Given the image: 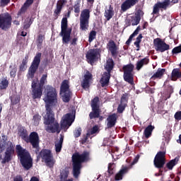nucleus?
I'll use <instances>...</instances> for the list:
<instances>
[{
    "label": "nucleus",
    "mask_w": 181,
    "mask_h": 181,
    "mask_svg": "<svg viewBox=\"0 0 181 181\" xmlns=\"http://www.w3.org/2000/svg\"><path fill=\"white\" fill-rule=\"evenodd\" d=\"M40 121H42V116L39 113H36L33 116L32 122L35 127H39Z\"/></svg>",
    "instance_id": "nucleus-37"
},
{
    "label": "nucleus",
    "mask_w": 181,
    "mask_h": 181,
    "mask_svg": "<svg viewBox=\"0 0 181 181\" xmlns=\"http://www.w3.org/2000/svg\"><path fill=\"white\" fill-rule=\"evenodd\" d=\"M70 172L69 171V168H65L60 171V174L59 175V181H66L68 180L69 174Z\"/></svg>",
    "instance_id": "nucleus-33"
},
{
    "label": "nucleus",
    "mask_w": 181,
    "mask_h": 181,
    "mask_svg": "<svg viewBox=\"0 0 181 181\" xmlns=\"http://www.w3.org/2000/svg\"><path fill=\"white\" fill-rule=\"evenodd\" d=\"M100 98L98 96L95 97L90 103V107L92 108V111L89 113L90 119H95V118H99V121H103L104 117L100 116L101 109L100 108Z\"/></svg>",
    "instance_id": "nucleus-7"
},
{
    "label": "nucleus",
    "mask_w": 181,
    "mask_h": 181,
    "mask_svg": "<svg viewBox=\"0 0 181 181\" xmlns=\"http://www.w3.org/2000/svg\"><path fill=\"white\" fill-rule=\"evenodd\" d=\"M101 50L98 48L91 49L88 51L86 54V59L88 60V63L90 64H94L95 62L98 61V59L101 57L100 55Z\"/></svg>",
    "instance_id": "nucleus-15"
},
{
    "label": "nucleus",
    "mask_w": 181,
    "mask_h": 181,
    "mask_svg": "<svg viewBox=\"0 0 181 181\" xmlns=\"http://www.w3.org/2000/svg\"><path fill=\"white\" fill-rule=\"evenodd\" d=\"M179 160H180V157L179 156H177L174 159L170 160L168 163H166L167 169H168L169 170H172V169H173V168H175V166H176V165L179 163Z\"/></svg>",
    "instance_id": "nucleus-32"
},
{
    "label": "nucleus",
    "mask_w": 181,
    "mask_h": 181,
    "mask_svg": "<svg viewBox=\"0 0 181 181\" xmlns=\"http://www.w3.org/2000/svg\"><path fill=\"white\" fill-rule=\"evenodd\" d=\"M30 181H39L37 177H32Z\"/></svg>",
    "instance_id": "nucleus-64"
},
{
    "label": "nucleus",
    "mask_w": 181,
    "mask_h": 181,
    "mask_svg": "<svg viewBox=\"0 0 181 181\" xmlns=\"http://www.w3.org/2000/svg\"><path fill=\"white\" fill-rule=\"evenodd\" d=\"M89 160L90 151H84L81 154L78 152H76L72 155L73 175L75 179H77L81 173V163L88 162Z\"/></svg>",
    "instance_id": "nucleus-3"
},
{
    "label": "nucleus",
    "mask_w": 181,
    "mask_h": 181,
    "mask_svg": "<svg viewBox=\"0 0 181 181\" xmlns=\"http://www.w3.org/2000/svg\"><path fill=\"white\" fill-rule=\"evenodd\" d=\"M45 84H47V74H43L42 76L38 82V84L37 83V86L38 87H41V88H43L45 87Z\"/></svg>",
    "instance_id": "nucleus-40"
},
{
    "label": "nucleus",
    "mask_w": 181,
    "mask_h": 181,
    "mask_svg": "<svg viewBox=\"0 0 181 181\" xmlns=\"http://www.w3.org/2000/svg\"><path fill=\"white\" fill-rule=\"evenodd\" d=\"M9 86V81H8V78L2 77L0 81V90H6Z\"/></svg>",
    "instance_id": "nucleus-36"
},
{
    "label": "nucleus",
    "mask_w": 181,
    "mask_h": 181,
    "mask_svg": "<svg viewBox=\"0 0 181 181\" xmlns=\"http://www.w3.org/2000/svg\"><path fill=\"white\" fill-rule=\"evenodd\" d=\"M81 131H82L81 127H78L76 129L74 132V138L80 137L81 135Z\"/></svg>",
    "instance_id": "nucleus-51"
},
{
    "label": "nucleus",
    "mask_w": 181,
    "mask_h": 181,
    "mask_svg": "<svg viewBox=\"0 0 181 181\" xmlns=\"http://www.w3.org/2000/svg\"><path fill=\"white\" fill-rule=\"evenodd\" d=\"M107 49L110 50L112 57H117L118 56V47H117V45L114 40H110L107 45Z\"/></svg>",
    "instance_id": "nucleus-22"
},
{
    "label": "nucleus",
    "mask_w": 181,
    "mask_h": 181,
    "mask_svg": "<svg viewBox=\"0 0 181 181\" xmlns=\"http://www.w3.org/2000/svg\"><path fill=\"white\" fill-rule=\"evenodd\" d=\"M9 69H11L10 77H11V78H15L16 77V73L18 71V67L16 66V64H14L13 66L10 65Z\"/></svg>",
    "instance_id": "nucleus-43"
},
{
    "label": "nucleus",
    "mask_w": 181,
    "mask_h": 181,
    "mask_svg": "<svg viewBox=\"0 0 181 181\" xmlns=\"http://www.w3.org/2000/svg\"><path fill=\"white\" fill-rule=\"evenodd\" d=\"M166 72L165 69L159 68L157 71L151 77L150 80H156V78H162L163 74Z\"/></svg>",
    "instance_id": "nucleus-31"
},
{
    "label": "nucleus",
    "mask_w": 181,
    "mask_h": 181,
    "mask_svg": "<svg viewBox=\"0 0 181 181\" xmlns=\"http://www.w3.org/2000/svg\"><path fill=\"white\" fill-rule=\"evenodd\" d=\"M97 37V32L95 30H91L89 33L88 36V42L89 43H91L94 39Z\"/></svg>",
    "instance_id": "nucleus-45"
},
{
    "label": "nucleus",
    "mask_w": 181,
    "mask_h": 181,
    "mask_svg": "<svg viewBox=\"0 0 181 181\" xmlns=\"http://www.w3.org/2000/svg\"><path fill=\"white\" fill-rule=\"evenodd\" d=\"M110 78H111V74L104 72L100 80V83L101 84V87H108L110 84Z\"/></svg>",
    "instance_id": "nucleus-24"
},
{
    "label": "nucleus",
    "mask_w": 181,
    "mask_h": 181,
    "mask_svg": "<svg viewBox=\"0 0 181 181\" xmlns=\"http://www.w3.org/2000/svg\"><path fill=\"white\" fill-rule=\"evenodd\" d=\"M172 53L173 54H179V53H181V45L174 47L172 50Z\"/></svg>",
    "instance_id": "nucleus-52"
},
{
    "label": "nucleus",
    "mask_w": 181,
    "mask_h": 181,
    "mask_svg": "<svg viewBox=\"0 0 181 181\" xmlns=\"http://www.w3.org/2000/svg\"><path fill=\"white\" fill-rule=\"evenodd\" d=\"M88 139V136L84 135L83 138L81 139L80 142L82 145H84L86 142H87V140Z\"/></svg>",
    "instance_id": "nucleus-56"
},
{
    "label": "nucleus",
    "mask_w": 181,
    "mask_h": 181,
    "mask_svg": "<svg viewBox=\"0 0 181 181\" xmlns=\"http://www.w3.org/2000/svg\"><path fill=\"white\" fill-rule=\"evenodd\" d=\"M4 141L0 142V160L1 164L9 163L15 155V145L12 141L6 142V136H2Z\"/></svg>",
    "instance_id": "nucleus-2"
},
{
    "label": "nucleus",
    "mask_w": 181,
    "mask_h": 181,
    "mask_svg": "<svg viewBox=\"0 0 181 181\" xmlns=\"http://www.w3.org/2000/svg\"><path fill=\"white\" fill-rule=\"evenodd\" d=\"M12 27V16L9 13L0 14V29L6 32Z\"/></svg>",
    "instance_id": "nucleus-13"
},
{
    "label": "nucleus",
    "mask_w": 181,
    "mask_h": 181,
    "mask_svg": "<svg viewBox=\"0 0 181 181\" xmlns=\"http://www.w3.org/2000/svg\"><path fill=\"white\" fill-rule=\"evenodd\" d=\"M70 82L69 80H64L60 87V94H62V101L64 103H70L73 92L70 90Z\"/></svg>",
    "instance_id": "nucleus-8"
},
{
    "label": "nucleus",
    "mask_w": 181,
    "mask_h": 181,
    "mask_svg": "<svg viewBox=\"0 0 181 181\" xmlns=\"http://www.w3.org/2000/svg\"><path fill=\"white\" fill-rule=\"evenodd\" d=\"M127 104L120 103V104L117 107V112L119 114H122L124 111H125V108H127Z\"/></svg>",
    "instance_id": "nucleus-44"
},
{
    "label": "nucleus",
    "mask_w": 181,
    "mask_h": 181,
    "mask_svg": "<svg viewBox=\"0 0 181 181\" xmlns=\"http://www.w3.org/2000/svg\"><path fill=\"white\" fill-rule=\"evenodd\" d=\"M16 149L17 156L20 159L23 168L25 170H29L33 166V160L30 156V153L28 150L23 148L21 145H17Z\"/></svg>",
    "instance_id": "nucleus-5"
},
{
    "label": "nucleus",
    "mask_w": 181,
    "mask_h": 181,
    "mask_svg": "<svg viewBox=\"0 0 181 181\" xmlns=\"http://www.w3.org/2000/svg\"><path fill=\"white\" fill-rule=\"evenodd\" d=\"M115 66V63L114 62V59H112V58L107 59L105 66V70L107 71L106 73L111 74V71L114 69Z\"/></svg>",
    "instance_id": "nucleus-28"
},
{
    "label": "nucleus",
    "mask_w": 181,
    "mask_h": 181,
    "mask_svg": "<svg viewBox=\"0 0 181 181\" xmlns=\"http://www.w3.org/2000/svg\"><path fill=\"white\" fill-rule=\"evenodd\" d=\"M169 5H170V0H164V1L163 2L158 1L153 6V12L151 14L159 15V11H160V9L166 11Z\"/></svg>",
    "instance_id": "nucleus-20"
},
{
    "label": "nucleus",
    "mask_w": 181,
    "mask_h": 181,
    "mask_svg": "<svg viewBox=\"0 0 181 181\" xmlns=\"http://www.w3.org/2000/svg\"><path fill=\"white\" fill-rule=\"evenodd\" d=\"M138 4L137 0H126L121 6L123 12H127L132 6H135Z\"/></svg>",
    "instance_id": "nucleus-23"
},
{
    "label": "nucleus",
    "mask_w": 181,
    "mask_h": 181,
    "mask_svg": "<svg viewBox=\"0 0 181 181\" xmlns=\"http://www.w3.org/2000/svg\"><path fill=\"white\" fill-rule=\"evenodd\" d=\"M26 69H28V62L22 61V63L19 66L20 73H22V71H25Z\"/></svg>",
    "instance_id": "nucleus-47"
},
{
    "label": "nucleus",
    "mask_w": 181,
    "mask_h": 181,
    "mask_svg": "<svg viewBox=\"0 0 181 181\" xmlns=\"http://www.w3.org/2000/svg\"><path fill=\"white\" fill-rule=\"evenodd\" d=\"M14 181H23V177L22 175H16L13 177Z\"/></svg>",
    "instance_id": "nucleus-59"
},
{
    "label": "nucleus",
    "mask_w": 181,
    "mask_h": 181,
    "mask_svg": "<svg viewBox=\"0 0 181 181\" xmlns=\"http://www.w3.org/2000/svg\"><path fill=\"white\" fill-rule=\"evenodd\" d=\"M138 160H139V155H137V156L134 158V160H133L132 163V165H135V163H138Z\"/></svg>",
    "instance_id": "nucleus-61"
},
{
    "label": "nucleus",
    "mask_w": 181,
    "mask_h": 181,
    "mask_svg": "<svg viewBox=\"0 0 181 181\" xmlns=\"http://www.w3.org/2000/svg\"><path fill=\"white\" fill-rule=\"evenodd\" d=\"M31 95L33 99L40 100L42 98V95H43V88L37 86V82L33 80L31 83Z\"/></svg>",
    "instance_id": "nucleus-17"
},
{
    "label": "nucleus",
    "mask_w": 181,
    "mask_h": 181,
    "mask_svg": "<svg viewBox=\"0 0 181 181\" xmlns=\"http://www.w3.org/2000/svg\"><path fill=\"white\" fill-rule=\"evenodd\" d=\"M107 129H111V128H114V127H115V124H117V115H110L107 118Z\"/></svg>",
    "instance_id": "nucleus-26"
},
{
    "label": "nucleus",
    "mask_w": 181,
    "mask_h": 181,
    "mask_svg": "<svg viewBox=\"0 0 181 181\" xmlns=\"http://www.w3.org/2000/svg\"><path fill=\"white\" fill-rule=\"evenodd\" d=\"M9 2H11V0H1V6H6Z\"/></svg>",
    "instance_id": "nucleus-57"
},
{
    "label": "nucleus",
    "mask_w": 181,
    "mask_h": 181,
    "mask_svg": "<svg viewBox=\"0 0 181 181\" xmlns=\"http://www.w3.org/2000/svg\"><path fill=\"white\" fill-rule=\"evenodd\" d=\"M114 163H110L108 164L107 172L109 173V176H111V175H114Z\"/></svg>",
    "instance_id": "nucleus-49"
},
{
    "label": "nucleus",
    "mask_w": 181,
    "mask_h": 181,
    "mask_svg": "<svg viewBox=\"0 0 181 181\" xmlns=\"http://www.w3.org/2000/svg\"><path fill=\"white\" fill-rule=\"evenodd\" d=\"M172 81H176L177 78H180L181 73L179 69H174L171 74Z\"/></svg>",
    "instance_id": "nucleus-39"
},
{
    "label": "nucleus",
    "mask_w": 181,
    "mask_h": 181,
    "mask_svg": "<svg viewBox=\"0 0 181 181\" xmlns=\"http://www.w3.org/2000/svg\"><path fill=\"white\" fill-rule=\"evenodd\" d=\"M134 69L135 66L132 64H129L122 66L123 70V78L124 81L129 83V84H134Z\"/></svg>",
    "instance_id": "nucleus-12"
},
{
    "label": "nucleus",
    "mask_w": 181,
    "mask_h": 181,
    "mask_svg": "<svg viewBox=\"0 0 181 181\" xmlns=\"http://www.w3.org/2000/svg\"><path fill=\"white\" fill-rule=\"evenodd\" d=\"M73 8L75 13H80L81 8V0L75 1Z\"/></svg>",
    "instance_id": "nucleus-42"
},
{
    "label": "nucleus",
    "mask_w": 181,
    "mask_h": 181,
    "mask_svg": "<svg viewBox=\"0 0 181 181\" xmlns=\"http://www.w3.org/2000/svg\"><path fill=\"white\" fill-rule=\"evenodd\" d=\"M128 173V168H122L115 176V180H122L124 175Z\"/></svg>",
    "instance_id": "nucleus-29"
},
{
    "label": "nucleus",
    "mask_w": 181,
    "mask_h": 181,
    "mask_svg": "<svg viewBox=\"0 0 181 181\" xmlns=\"http://www.w3.org/2000/svg\"><path fill=\"white\" fill-rule=\"evenodd\" d=\"M42 59V52H37L31 63L28 69V78H33L35 77V74L37 71L39 69V66L40 65V60Z\"/></svg>",
    "instance_id": "nucleus-11"
},
{
    "label": "nucleus",
    "mask_w": 181,
    "mask_h": 181,
    "mask_svg": "<svg viewBox=\"0 0 181 181\" xmlns=\"http://www.w3.org/2000/svg\"><path fill=\"white\" fill-rule=\"evenodd\" d=\"M93 81V74L90 71L86 70L83 75V79L81 83V86L83 90L90 88V83Z\"/></svg>",
    "instance_id": "nucleus-21"
},
{
    "label": "nucleus",
    "mask_w": 181,
    "mask_h": 181,
    "mask_svg": "<svg viewBox=\"0 0 181 181\" xmlns=\"http://www.w3.org/2000/svg\"><path fill=\"white\" fill-rule=\"evenodd\" d=\"M149 64V57H146L144 59H141L140 61H138L136 65V70L139 71L144 67V66H146Z\"/></svg>",
    "instance_id": "nucleus-30"
},
{
    "label": "nucleus",
    "mask_w": 181,
    "mask_h": 181,
    "mask_svg": "<svg viewBox=\"0 0 181 181\" xmlns=\"http://www.w3.org/2000/svg\"><path fill=\"white\" fill-rule=\"evenodd\" d=\"M43 40H45V35H43L42 34H40L37 37V47H40V46H42V45H43Z\"/></svg>",
    "instance_id": "nucleus-46"
},
{
    "label": "nucleus",
    "mask_w": 181,
    "mask_h": 181,
    "mask_svg": "<svg viewBox=\"0 0 181 181\" xmlns=\"http://www.w3.org/2000/svg\"><path fill=\"white\" fill-rule=\"evenodd\" d=\"M39 156L42 158V161L45 162V163L48 166V168H53L54 166V163H56V160H54V157H53V153L52 151L49 149H42L40 152Z\"/></svg>",
    "instance_id": "nucleus-10"
},
{
    "label": "nucleus",
    "mask_w": 181,
    "mask_h": 181,
    "mask_svg": "<svg viewBox=\"0 0 181 181\" xmlns=\"http://www.w3.org/2000/svg\"><path fill=\"white\" fill-rule=\"evenodd\" d=\"M59 36L62 37L63 45H69V42L71 40V28H69V21L66 17L62 19Z\"/></svg>",
    "instance_id": "nucleus-6"
},
{
    "label": "nucleus",
    "mask_w": 181,
    "mask_h": 181,
    "mask_svg": "<svg viewBox=\"0 0 181 181\" xmlns=\"http://www.w3.org/2000/svg\"><path fill=\"white\" fill-rule=\"evenodd\" d=\"M145 15V13L141 9H138L135 13L134 16H129L130 19H129V22L127 23V26H136V25H139V22H141V18Z\"/></svg>",
    "instance_id": "nucleus-19"
},
{
    "label": "nucleus",
    "mask_w": 181,
    "mask_h": 181,
    "mask_svg": "<svg viewBox=\"0 0 181 181\" xmlns=\"http://www.w3.org/2000/svg\"><path fill=\"white\" fill-rule=\"evenodd\" d=\"M76 119V110H72L71 112L66 113L64 116V119L61 122L62 128H67V127H71V124L74 122Z\"/></svg>",
    "instance_id": "nucleus-16"
},
{
    "label": "nucleus",
    "mask_w": 181,
    "mask_h": 181,
    "mask_svg": "<svg viewBox=\"0 0 181 181\" xmlns=\"http://www.w3.org/2000/svg\"><path fill=\"white\" fill-rule=\"evenodd\" d=\"M64 141V136L60 134L59 141L57 143H55V151L57 153L62 152V148H63V141Z\"/></svg>",
    "instance_id": "nucleus-34"
},
{
    "label": "nucleus",
    "mask_w": 181,
    "mask_h": 181,
    "mask_svg": "<svg viewBox=\"0 0 181 181\" xmlns=\"http://www.w3.org/2000/svg\"><path fill=\"white\" fill-rule=\"evenodd\" d=\"M142 37H144V36H142V34H139L134 42L141 43V42H142Z\"/></svg>",
    "instance_id": "nucleus-58"
},
{
    "label": "nucleus",
    "mask_w": 181,
    "mask_h": 181,
    "mask_svg": "<svg viewBox=\"0 0 181 181\" xmlns=\"http://www.w3.org/2000/svg\"><path fill=\"white\" fill-rule=\"evenodd\" d=\"M98 129L99 128L98 125L93 126V128L90 129V134L94 135V134H97V132H98L99 131Z\"/></svg>",
    "instance_id": "nucleus-53"
},
{
    "label": "nucleus",
    "mask_w": 181,
    "mask_h": 181,
    "mask_svg": "<svg viewBox=\"0 0 181 181\" xmlns=\"http://www.w3.org/2000/svg\"><path fill=\"white\" fill-rule=\"evenodd\" d=\"M120 103L123 104L128 103V93H124L120 99Z\"/></svg>",
    "instance_id": "nucleus-50"
},
{
    "label": "nucleus",
    "mask_w": 181,
    "mask_h": 181,
    "mask_svg": "<svg viewBox=\"0 0 181 181\" xmlns=\"http://www.w3.org/2000/svg\"><path fill=\"white\" fill-rule=\"evenodd\" d=\"M134 45L137 48L136 51L139 52V50L141 49V42H134Z\"/></svg>",
    "instance_id": "nucleus-62"
},
{
    "label": "nucleus",
    "mask_w": 181,
    "mask_h": 181,
    "mask_svg": "<svg viewBox=\"0 0 181 181\" xmlns=\"http://www.w3.org/2000/svg\"><path fill=\"white\" fill-rule=\"evenodd\" d=\"M114 15H115V12L114 11V7H112V6L109 5L108 7L105 8L104 16L106 21H111L114 17Z\"/></svg>",
    "instance_id": "nucleus-25"
},
{
    "label": "nucleus",
    "mask_w": 181,
    "mask_h": 181,
    "mask_svg": "<svg viewBox=\"0 0 181 181\" xmlns=\"http://www.w3.org/2000/svg\"><path fill=\"white\" fill-rule=\"evenodd\" d=\"M153 129H155V126L148 125L144 132V135L145 138L148 139V138H151L152 136V132H153Z\"/></svg>",
    "instance_id": "nucleus-35"
},
{
    "label": "nucleus",
    "mask_w": 181,
    "mask_h": 181,
    "mask_svg": "<svg viewBox=\"0 0 181 181\" xmlns=\"http://www.w3.org/2000/svg\"><path fill=\"white\" fill-rule=\"evenodd\" d=\"M44 101L45 103L46 115L44 117V124L45 131L49 134H60L62 128L59 122L54 118V113L50 104H54L57 102V90L50 85H47L45 89Z\"/></svg>",
    "instance_id": "nucleus-1"
},
{
    "label": "nucleus",
    "mask_w": 181,
    "mask_h": 181,
    "mask_svg": "<svg viewBox=\"0 0 181 181\" xmlns=\"http://www.w3.org/2000/svg\"><path fill=\"white\" fill-rule=\"evenodd\" d=\"M18 134L23 141H25L27 144H30L33 146V149H39V144L40 141L39 139V134L36 132H33L28 135V130L25 129V127H21L18 129Z\"/></svg>",
    "instance_id": "nucleus-4"
},
{
    "label": "nucleus",
    "mask_w": 181,
    "mask_h": 181,
    "mask_svg": "<svg viewBox=\"0 0 181 181\" xmlns=\"http://www.w3.org/2000/svg\"><path fill=\"white\" fill-rule=\"evenodd\" d=\"M174 118L175 119H177V121H180L181 120V111L177 112L174 115Z\"/></svg>",
    "instance_id": "nucleus-54"
},
{
    "label": "nucleus",
    "mask_w": 181,
    "mask_h": 181,
    "mask_svg": "<svg viewBox=\"0 0 181 181\" xmlns=\"http://www.w3.org/2000/svg\"><path fill=\"white\" fill-rule=\"evenodd\" d=\"M11 105H16L21 103V97L18 94H13L10 97Z\"/></svg>",
    "instance_id": "nucleus-41"
},
{
    "label": "nucleus",
    "mask_w": 181,
    "mask_h": 181,
    "mask_svg": "<svg viewBox=\"0 0 181 181\" xmlns=\"http://www.w3.org/2000/svg\"><path fill=\"white\" fill-rule=\"evenodd\" d=\"M24 29H29L30 28V23H25L23 25Z\"/></svg>",
    "instance_id": "nucleus-63"
},
{
    "label": "nucleus",
    "mask_w": 181,
    "mask_h": 181,
    "mask_svg": "<svg viewBox=\"0 0 181 181\" xmlns=\"http://www.w3.org/2000/svg\"><path fill=\"white\" fill-rule=\"evenodd\" d=\"M153 45L156 52H160L161 53H163V52H166V50H169V49H170V46L159 37L153 40Z\"/></svg>",
    "instance_id": "nucleus-18"
},
{
    "label": "nucleus",
    "mask_w": 181,
    "mask_h": 181,
    "mask_svg": "<svg viewBox=\"0 0 181 181\" xmlns=\"http://www.w3.org/2000/svg\"><path fill=\"white\" fill-rule=\"evenodd\" d=\"M166 151H158L156 155L153 160L155 168L163 169L166 163Z\"/></svg>",
    "instance_id": "nucleus-14"
},
{
    "label": "nucleus",
    "mask_w": 181,
    "mask_h": 181,
    "mask_svg": "<svg viewBox=\"0 0 181 181\" xmlns=\"http://www.w3.org/2000/svg\"><path fill=\"white\" fill-rule=\"evenodd\" d=\"M139 30H141V26H138L136 29L134 31V33L129 36V39L126 42V45L129 46L131 45V42H132V39L139 33Z\"/></svg>",
    "instance_id": "nucleus-38"
},
{
    "label": "nucleus",
    "mask_w": 181,
    "mask_h": 181,
    "mask_svg": "<svg viewBox=\"0 0 181 181\" xmlns=\"http://www.w3.org/2000/svg\"><path fill=\"white\" fill-rule=\"evenodd\" d=\"M77 40H78V38H77V37L73 38L71 42V45H72V46L77 45Z\"/></svg>",
    "instance_id": "nucleus-60"
},
{
    "label": "nucleus",
    "mask_w": 181,
    "mask_h": 181,
    "mask_svg": "<svg viewBox=\"0 0 181 181\" xmlns=\"http://www.w3.org/2000/svg\"><path fill=\"white\" fill-rule=\"evenodd\" d=\"M35 2V0H26L23 5L21 6L20 11L18 13V15H22V13H25L26 11L29 9V7L32 6Z\"/></svg>",
    "instance_id": "nucleus-27"
},
{
    "label": "nucleus",
    "mask_w": 181,
    "mask_h": 181,
    "mask_svg": "<svg viewBox=\"0 0 181 181\" xmlns=\"http://www.w3.org/2000/svg\"><path fill=\"white\" fill-rule=\"evenodd\" d=\"M91 13V11L88 8H85L81 12L80 15V30L83 32H86L88 30V28H90V17Z\"/></svg>",
    "instance_id": "nucleus-9"
},
{
    "label": "nucleus",
    "mask_w": 181,
    "mask_h": 181,
    "mask_svg": "<svg viewBox=\"0 0 181 181\" xmlns=\"http://www.w3.org/2000/svg\"><path fill=\"white\" fill-rule=\"evenodd\" d=\"M62 9H63V6H60L59 4H57L56 9L54 11L55 16H59Z\"/></svg>",
    "instance_id": "nucleus-48"
},
{
    "label": "nucleus",
    "mask_w": 181,
    "mask_h": 181,
    "mask_svg": "<svg viewBox=\"0 0 181 181\" xmlns=\"http://www.w3.org/2000/svg\"><path fill=\"white\" fill-rule=\"evenodd\" d=\"M67 4V0H59L57 3V4L61 6H64Z\"/></svg>",
    "instance_id": "nucleus-55"
}]
</instances>
